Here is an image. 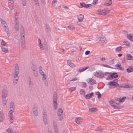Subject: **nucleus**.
<instances>
[{"label": "nucleus", "mask_w": 133, "mask_h": 133, "mask_svg": "<svg viewBox=\"0 0 133 133\" xmlns=\"http://www.w3.org/2000/svg\"><path fill=\"white\" fill-rule=\"evenodd\" d=\"M110 105L113 107L115 109H119L122 108L123 107L121 106H119L118 104L114 100H111L109 102Z\"/></svg>", "instance_id": "obj_1"}, {"label": "nucleus", "mask_w": 133, "mask_h": 133, "mask_svg": "<svg viewBox=\"0 0 133 133\" xmlns=\"http://www.w3.org/2000/svg\"><path fill=\"white\" fill-rule=\"evenodd\" d=\"M7 91L6 89L5 88L3 89L2 94V100L3 104L4 105H5L6 103V97L7 96Z\"/></svg>", "instance_id": "obj_2"}, {"label": "nucleus", "mask_w": 133, "mask_h": 133, "mask_svg": "<svg viewBox=\"0 0 133 133\" xmlns=\"http://www.w3.org/2000/svg\"><path fill=\"white\" fill-rule=\"evenodd\" d=\"M57 95L56 92L55 91L53 94V101L54 107L55 110L57 109Z\"/></svg>", "instance_id": "obj_3"}, {"label": "nucleus", "mask_w": 133, "mask_h": 133, "mask_svg": "<svg viewBox=\"0 0 133 133\" xmlns=\"http://www.w3.org/2000/svg\"><path fill=\"white\" fill-rule=\"evenodd\" d=\"M119 87L124 88H133V86L130 84H128L125 85H124L123 84H121L119 86Z\"/></svg>", "instance_id": "obj_4"}, {"label": "nucleus", "mask_w": 133, "mask_h": 133, "mask_svg": "<svg viewBox=\"0 0 133 133\" xmlns=\"http://www.w3.org/2000/svg\"><path fill=\"white\" fill-rule=\"evenodd\" d=\"M19 70L18 66L17 65L15 66L14 69V76H18Z\"/></svg>", "instance_id": "obj_5"}, {"label": "nucleus", "mask_w": 133, "mask_h": 133, "mask_svg": "<svg viewBox=\"0 0 133 133\" xmlns=\"http://www.w3.org/2000/svg\"><path fill=\"white\" fill-rule=\"evenodd\" d=\"M80 4L81 6L85 8H88L92 5L91 4H86L84 2L80 3Z\"/></svg>", "instance_id": "obj_6"}, {"label": "nucleus", "mask_w": 133, "mask_h": 133, "mask_svg": "<svg viewBox=\"0 0 133 133\" xmlns=\"http://www.w3.org/2000/svg\"><path fill=\"white\" fill-rule=\"evenodd\" d=\"M24 35L25 34H23L22 35H21V45L22 47L23 46V45H24V44L25 43V38Z\"/></svg>", "instance_id": "obj_7"}, {"label": "nucleus", "mask_w": 133, "mask_h": 133, "mask_svg": "<svg viewBox=\"0 0 133 133\" xmlns=\"http://www.w3.org/2000/svg\"><path fill=\"white\" fill-rule=\"evenodd\" d=\"M110 77L112 78V79L116 78L118 77V75L117 74V73L116 72H114L112 74L110 73Z\"/></svg>", "instance_id": "obj_8"}, {"label": "nucleus", "mask_w": 133, "mask_h": 133, "mask_svg": "<svg viewBox=\"0 0 133 133\" xmlns=\"http://www.w3.org/2000/svg\"><path fill=\"white\" fill-rule=\"evenodd\" d=\"M117 81V79H115V80L110 81L109 82L108 85L109 86H115L116 81Z\"/></svg>", "instance_id": "obj_9"}, {"label": "nucleus", "mask_w": 133, "mask_h": 133, "mask_svg": "<svg viewBox=\"0 0 133 133\" xmlns=\"http://www.w3.org/2000/svg\"><path fill=\"white\" fill-rule=\"evenodd\" d=\"M33 111L34 115L36 116L38 115L37 108V107H36V105L35 104L34 105Z\"/></svg>", "instance_id": "obj_10"}, {"label": "nucleus", "mask_w": 133, "mask_h": 133, "mask_svg": "<svg viewBox=\"0 0 133 133\" xmlns=\"http://www.w3.org/2000/svg\"><path fill=\"white\" fill-rule=\"evenodd\" d=\"M109 11L105 10H104V11H98V14L100 15H105L109 12Z\"/></svg>", "instance_id": "obj_11"}, {"label": "nucleus", "mask_w": 133, "mask_h": 133, "mask_svg": "<svg viewBox=\"0 0 133 133\" xmlns=\"http://www.w3.org/2000/svg\"><path fill=\"white\" fill-rule=\"evenodd\" d=\"M5 118V116L3 114V112L2 111H0V122H2Z\"/></svg>", "instance_id": "obj_12"}, {"label": "nucleus", "mask_w": 133, "mask_h": 133, "mask_svg": "<svg viewBox=\"0 0 133 133\" xmlns=\"http://www.w3.org/2000/svg\"><path fill=\"white\" fill-rule=\"evenodd\" d=\"M89 84L93 85L96 83V81L93 79L91 78L89 79V81L88 82Z\"/></svg>", "instance_id": "obj_13"}, {"label": "nucleus", "mask_w": 133, "mask_h": 133, "mask_svg": "<svg viewBox=\"0 0 133 133\" xmlns=\"http://www.w3.org/2000/svg\"><path fill=\"white\" fill-rule=\"evenodd\" d=\"M94 94L93 92H91L90 94H88L86 95H85L84 96L86 99H89L92 97Z\"/></svg>", "instance_id": "obj_14"}, {"label": "nucleus", "mask_w": 133, "mask_h": 133, "mask_svg": "<svg viewBox=\"0 0 133 133\" xmlns=\"http://www.w3.org/2000/svg\"><path fill=\"white\" fill-rule=\"evenodd\" d=\"M84 18V16L82 14H80L79 15L77 16V18L79 22H81L83 21Z\"/></svg>", "instance_id": "obj_15"}, {"label": "nucleus", "mask_w": 133, "mask_h": 133, "mask_svg": "<svg viewBox=\"0 0 133 133\" xmlns=\"http://www.w3.org/2000/svg\"><path fill=\"white\" fill-rule=\"evenodd\" d=\"M115 66L117 67V69H119L120 70H124V68L123 67H122L121 64L119 63L115 65Z\"/></svg>", "instance_id": "obj_16"}, {"label": "nucleus", "mask_w": 133, "mask_h": 133, "mask_svg": "<svg viewBox=\"0 0 133 133\" xmlns=\"http://www.w3.org/2000/svg\"><path fill=\"white\" fill-rule=\"evenodd\" d=\"M127 37L128 39L133 42V34H128Z\"/></svg>", "instance_id": "obj_17"}, {"label": "nucleus", "mask_w": 133, "mask_h": 133, "mask_svg": "<svg viewBox=\"0 0 133 133\" xmlns=\"http://www.w3.org/2000/svg\"><path fill=\"white\" fill-rule=\"evenodd\" d=\"M14 79L13 80V83L14 85L16 84L18 80L19 79V77L18 76H14Z\"/></svg>", "instance_id": "obj_18"}, {"label": "nucleus", "mask_w": 133, "mask_h": 133, "mask_svg": "<svg viewBox=\"0 0 133 133\" xmlns=\"http://www.w3.org/2000/svg\"><path fill=\"white\" fill-rule=\"evenodd\" d=\"M127 71L128 73H130L133 71V66L131 65L129 66L127 69Z\"/></svg>", "instance_id": "obj_19"}, {"label": "nucleus", "mask_w": 133, "mask_h": 133, "mask_svg": "<svg viewBox=\"0 0 133 133\" xmlns=\"http://www.w3.org/2000/svg\"><path fill=\"white\" fill-rule=\"evenodd\" d=\"M81 119V118L80 117H78L76 118L75 119V122L77 123L78 124H81L80 120Z\"/></svg>", "instance_id": "obj_20"}, {"label": "nucleus", "mask_w": 133, "mask_h": 133, "mask_svg": "<svg viewBox=\"0 0 133 133\" xmlns=\"http://www.w3.org/2000/svg\"><path fill=\"white\" fill-rule=\"evenodd\" d=\"M71 61H69L68 60H67V62L69 65L71 67H75V65L71 62Z\"/></svg>", "instance_id": "obj_21"}, {"label": "nucleus", "mask_w": 133, "mask_h": 133, "mask_svg": "<svg viewBox=\"0 0 133 133\" xmlns=\"http://www.w3.org/2000/svg\"><path fill=\"white\" fill-rule=\"evenodd\" d=\"M20 29L21 35H22L23 34H25L24 29L23 25L21 26Z\"/></svg>", "instance_id": "obj_22"}, {"label": "nucleus", "mask_w": 133, "mask_h": 133, "mask_svg": "<svg viewBox=\"0 0 133 133\" xmlns=\"http://www.w3.org/2000/svg\"><path fill=\"white\" fill-rule=\"evenodd\" d=\"M97 109L96 108H89V111L91 112H94L96 111L97 110Z\"/></svg>", "instance_id": "obj_23"}, {"label": "nucleus", "mask_w": 133, "mask_h": 133, "mask_svg": "<svg viewBox=\"0 0 133 133\" xmlns=\"http://www.w3.org/2000/svg\"><path fill=\"white\" fill-rule=\"evenodd\" d=\"M5 46H2L1 48L3 52H8V50L7 48L5 47Z\"/></svg>", "instance_id": "obj_24"}, {"label": "nucleus", "mask_w": 133, "mask_h": 133, "mask_svg": "<svg viewBox=\"0 0 133 133\" xmlns=\"http://www.w3.org/2000/svg\"><path fill=\"white\" fill-rule=\"evenodd\" d=\"M127 60H133L132 57L131 55L130 54H128L127 55Z\"/></svg>", "instance_id": "obj_25"}, {"label": "nucleus", "mask_w": 133, "mask_h": 133, "mask_svg": "<svg viewBox=\"0 0 133 133\" xmlns=\"http://www.w3.org/2000/svg\"><path fill=\"white\" fill-rule=\"evenodd\" d=\"M89 67V66H87L85 68H82L81 69H79L78 71L79 72H82L87 70V69Z\"/></svg>", "instance_id": "obj_26"}, {"label": "nucleus", "mask_w": 133, "mask_h": 133, "mask_svg": "<svg viewBox=\"0 0 133 133\" xmlns=\"http://www.w3.org/2000/svg\"><path fill=\"white\" fill-rule=\"evenodd\" d=\"M1 23L3 26H4L5 28H6L7 24L5 20L2 19Z\"/></svg>", "instance_id": "obj_27"}, {"label": "nucleus", "mask_w": 133, "mask_h": 133, "mask_svg": "<svg viewBox=\"0 0 133 133\" xmlns=\"http://www.w3.org/2000/svg\"><path fill=\"white\" fill-rule=\"evenodd\" d=\"M63 110L61 108H59L57 111L58 115H63Z\"/></svg>", "instance_id": "obj_28"}, {"label": "nucleus", "mask_w": 133, "mask_h": 133, "mask_svg": "<svg viewBox=\"0 0 133 133\" xmlns=\"http://www.w3.org/2000/svg\"><path fill=\"white\" fill-rule=\"evenodd\" d=\"M14 112V110H13V109L12 110L11 109L9 112V117H13V113Z\"/></svg>", "instance_id": "obj_29"}, {"label": "nucleus", "mask_w": 133, "mask_h": 133, "mask_svg": "<svg viewBox=\"0 0 133 133\" xmlns=\"http://www.w3.org/2000/svg\"><path fill=\"white\" fill-rule=\"evenodd\" d=\"M104 73L102 72H99V75H98V77L99 78H102L104 76Z\"/></svg>", "instance_id": "obj_30"}, {"label": "nucleus", "mask_w": 133, "mask_h": 133, "mask_svg": "<svg viewBox=\"0 0 133 133\" xmlns=\"http://www.w3.org/2000/svg\"><path fill=\"white\" fill-rule=\"evenodd\" d=\"M112 4V0H109L108 2L105 3L104 5H105L108 6H109Z\"/></svg>", "instance_id": "obj_31"}, {"label": "nucleus", "mask_w": 133, "mask_h": 133, "mask_svg": "<svg viewBox=\"0 0 133 133\" xmlns=\"http://www.w3.org/2000/svg\"><path fill=\"white\" fill-rule=\"evenodd\" d=\"M79 92L81 94L83 95H85V91L84 89H81V90Z\"/></svg>", "instance_id": "obj_32"}, {"label": "nucleus", "mask_w": 133, "mask_h": 133, "mask_svg": "<svg viewBox=\"0 0 133 133\" xmlns=\"http://www.w3.org/2000/svg\"><path fill=\"white\" fill-rule=\"evenodd\" d=\"M126 97L124 96L121 99H120L119 100V102L120 103H122L125 100L126 98Z\"/></svg>", "instance_id": "obj_33"}, {"label": "nucleus", "mask_w": 133, "mask_h": 133, "mask_svg": "<svg viewBox=\"0 0 133 133\" xmlns=\"http://www.w3.org/2000/svg\"><path fill=\"white\" fill-rule=\"evenodd\" d=\"M95 94L96 95H98V98L99 99L101 98V95L99 91H98L97 92H95Z\"/></svg>", "instance_id": "obj_34"}, {"label": "nucleus", "mask_w": 133, "mask_h": 133, "mask_svg": "<svg viewBox=\"0 0 133 133\" xmlns=\"http://www.w3.org/2000/svg\"><path fill=\"white\" fill-rule=\"evenodd\" d=\"M122 48V47L121 46L118 47L116 49V51L118 52L121 51Z\"/></svg>", "instance_id": "obj_35"}, {"label": "nucleus", "mask_w": 133, "mask_h": 133, "mask_svg": "<svg viewBox=\"0 0 133 133\" xmlns=\"http://www.w3.org/2000/svg\"><path fill=\"white\" fill-rule=\"evenodd\" d=\"M31 68L32 70H33V71L37 69V68L36 66V65L33 64L32 66H31Z\"/></svg>", "instance_id": "obj_36"}, {"label": "nucleus", "mask_w": 133, "mask_h": 133, "mask_svg": "<svg viewBox=\"0 0 133 133\" xmlns=\"http://www.w3.org/2000/svg\"><path fill=\"white\" fill-rule=\"evenodd\" d=\"M123 43H124V45H125L128 46H129L130 45V44L128 41H124L123 42Z\"/></svg>", "instance_id": "obj_37"}, {"label": "nucleus", "mask_w": 133, "mask_h": 133, "mask_svg": "<svg viewBox=\"0 0 133 133\" xmlns=\"http://www.w3.org/2000/svg\"><path fill=\"white\" fill-rule=\"evenodd\" d=\"M1 44L2 46H7V44L6 42H5L4 41L2 40L1 42Z\"/></svg>", "instance_id": "obj_38"}, {"label": "nucleus", "mask_w": 133, "mask_h": 133, "mask_svg": "<svg viewBox=\"0 0 133 133\" xmlns=\"http://www.w3.org/2000/svg\"><path fill=\"white\" fill-rule=\"evenodd\" d=\"M102 65L104 67H108V68H112V69H116L115 68H112V67H111V66H109V65H107L106 64H102Z\"/></svg>", "instance_id": "obj_39"}, {"label": "nucleus", "mask_w": 133, "mask_h": 133, "mask_svg": "<svg viewBox=\"0 0 133 133\" xmlns=\"http://www.w3.org/2000/svg\"><path fill=\"white\" fill-rule=\"evenodd\" d=\"M75 90L76 88L75 87H72L69 88V91L71 92Z\"/></svg>", "instance_id": "obj_40"}, {"label": "nucleus", "mask_w": 133, "mask_h": 133, "mask_svg": "<svg viewBox=\"0 0 133 133\" xmlns=\"http://www.w3.org/2000/svg\"><path fill=\"white\" fill-rule=\"evenodd\" d=\"M13 107H15L14 103L13 102H11L10 104V108H12Z\"/></svg>", "instance_id": "obj_41"}, {"label": "nucleus", "mask_w": 133, "mask_h": 133, "mask_svg": "<svg viewBox=\"0 0 133 133\" xmlns=\"http://www.w3.org/2000/svg\"><path fill=\"white\" fill-rule=\"evenodd\" d=\"M62 115H58V117L60 121H62L63 119V116H62Z\"/></svg>", "instance_id": "obj_42"}, {"label": "nucleus", "mask_w": 133, "mask_h": 133, "mask_svg": "<svg viewBox=\"0 0 133 133\" xmlns=\"http://www.w3.org/2000/svg\"><path fill=\"white\" fill-rule=\"evenodd\" d=\"M97 130L100 132H102L104 131V129L101 127H98L97 128Z\"/></svg>", "instance_id": "obj_43"}, {"label": "nucleus", "mask_w": 133, "mask_h": 133, "mask_svg": "<svg viewBox=\"0 0 133 133\" xmlns=\"http://www.w3.org/2000/svg\"><path fill=\"white\" fill-rule=\"evenodd\" d=\"M45 112H44L43 113V119H47V115L46 114H45Z\"/></svg>", "instance_id": "obj_44"}, {"label": "nucleus", "mask_w": 133, "mask_h": 133, "mask_svg": "<svg viewBox=\"0 0 133 133\" xmlns=\"http://www.w3.org/2000/svg\"><path fill=\"white\" fill-rule=\"evenodd\" d=\"M7 131L8 133H12V129L10 128L7 129Z\"/></svg>", "instance_id": "obj_45"}, {"label": "nucleus", "mask_w": 133, "mask_h": 133, "mask_svg": "<svg viewBox=\"0 0 133 133\" xmlns=\"http://www.w3.org/2000/svg\"><path fill=\"white\" fill-rule=\"evenodd\" d=\"M34 72V73L35 76L37 77L38 76V71L37 70L33 71Z\"/></svg>", "instance_id": "obj_46"}, {"label": "nucleus", "mask_w": 133, "mask_h": 133, "mask_svg": "<svg viewBox=\"0 0 133 133\" xmlns=\"http://www.w3.org/2000/svg\"><path fill=\"white\" fill-rule=\"evenodd\" d=\"M41 74L43 76L42 77L43 80H45V79L46 78V76L44 74Z\"/></svg>", "instance_id": "obj_47"}, {"label": "nucleus", "mask_w": 133, "mask_h": 133, "mask_svg": "<svg viewBox=\"0 0 133 133\" xmlns=\"http://www.w3.org/2000/svg\"><path fill=\"white\" fill-rule=\"evenodd\" d=\"M22 4L23 6H25L26 4V0H22Z\"/></svg>", "instance_id": "obj_48"}, {"label": "nucleus", "mask_w": 133, "mask_h": 133, "mask_svg": "<svg viewBox=\"0 0 133 133\" xmlns=\"http://www.w3.org/2000/svg\"><path fill=\"white\" fill-rule=\"evenodd\" d=\"M35 3L36 4V5L39 6V3L38 0H33Z\"/></svg>", "instance_id": "obj_49"}, {"label": "nucleus", "mask_w": 133, "mask_h": 133, "mask_svg": "<svg viewBox=\"0 0 133 133\" xmlns=\"http://www.w3.org/2000/svg\"><path fill=\"white\" fill-rule=\"evenodd\" d=\"M68 27L70 30H73L75 29V28L73 25L69 26H68Z\"/></svg>", "instance_id": "obj_50"}, {"label": "nucleus", "mask_w": 133, "mask_h": 133, "mask_svg": "<svg viewBox=\"0 0 133 133\" xmlns=\"http://www.w3.org/2000/svg\"><path fill=\"white\" fill-rule=\"evenodd\" d=\"M29 87L32 88V85H33V83L32 82H29Z\"/></svg>", "instance_id": "obj_51"}, {"label": "nucleus", "mask_w": 133, "mask_h": 133, "mask_svg": "<svg viewBox=\"0 0 133 133\" xmlns=\"http://www.w3.org/2000/svg\"><path fill=\"white\" fill-rule=\"evenodd\" d=\"M99 75V72H96L94 73V75L97 77H98V75Z\"/></svg>", "instance_id": "obj_52"}, {"label": "nucleus", "mask_w": 133, "mask_h": 133, "mask_svg": "<svg viewBox=\"0 0 133 133\" xmlns=\"http://www.w3.org/2000/svg\"><path fill=\"white\" fill-rule=\"evenodd\" d=\"M5 31L7 33L8 36H10V34H9L8 33V32L9 31V29L8 28H7V27H6V28H5Z\"/></svg>", "instance_id": "obj_53"}, {"label": "nucleus", "mask_w": 133, "mask_h": 133, "mask_svg": "<svg viewBox=\"0 0 133 133\" xmlns=\"http://www.w3.org/2000/svg\"><path fill=\"white\" fill-rule=\"evenodd\" d=\"M15 25H19V23H18V19H15Z\"/></svg>", "instance_id": "obj_54"}, {"label": "nucleus", "mask_w": 133, "mask_h": 133, "mask_svg": "<svg viewBox=\"0 0 133 133\" xmlns=\"http://www.w3.org/2000/svg\"><path fill=\"white\" fill-rule=\"evenodd\" d=\"M39 72L41 74L43 73V71L42 70V68L41 66H40L39 67Z\"/></svg>", "instance_id": "obj_55"}, {"label": "nucleus", "mask_w": 133, "mask_h": 133, "mask_svg": "<svg viewBox=\"0 0 133 133\" xmlns=\"http://www.w3.org/2000/svg\"><path fill=\"white\" fill-rule=\"evenodd\" d=\"M39 46L40 48V49L41 50H43L44 49V48H43V44L41 43H39Z\"/></svg>", "instance_id": "obj_56"}, {"label": "nucleus", "mask_w": 133, "mask_h": 133, "mask_svg": "<svg viewBox=\"0 0 133 133\" xmlns=\"http://www.w3.org/2000/svg\"><path fill=\"white\" fill-rule=\"evenodd\" d=\"M112 77H110V75L108 76L106 78V80H111L113 79H112Z\"/></svg>", "instance_id": "obj_57"}, {"label": "nucleus", "mask_w": 133, "mask_h": 133, "mask_svg": "<svg viewBox=\"0 0 133 133\" xmlns=\"http://www.w3.org/2000/svg\"><path fill=\"white\" fill-rule=\"evenodd\" d=\"M10 121L11 122V123H13V119L14 118V117H10Z\"/></svg>", "instance_id": "obj_58"}, {"label": "nucleus", "mask_w": 133, "mask_h": 133, "mask_svg": "<svg viewBox=\"0 0 133 133\" xmlns=\"http://www.w3.org/2000/svg\"><path fill=\"white\" fill-rule=\"evenodd\" d=\"M19 25H15V28L16 31H17L19 29Z\"/></svg>", "instance_id": "obj_59"}, {"label": "nucleus", "mask_w": 133, "mask_h": 133, "mask_svg": "<svg viewBox=\"0 0 133 133\" xmlns=\"http://www.w3.org/2000/svg\"><path fill=\"white\" fill-rule=\"evenodd\" d=\"M44 122L45 124H47V119H43Z\"/></svg>", "instance_id": "obj_60"}, {"label": "nucleus", "mask_w": 133, "mask_h": 133, "mask_svg": "<svg viewBox=\"0 0 133 133\" xmlns=\"http://www.w3.org/2000/svg\"><path fill=\"white\" fill-rule=\"evenodd\" d=\"M45 27L46 28V29H48V31L49 30H50V28L49 26L46 25H45Z\"/></svg>", "instance_id": "obj_61"}, {"label": "nucleus", "mask_w": 133, "mask_h": 133, "mask_svg": "<svg viewBox=\"0 0 133 133\" xmlns=\"http://www.w3.org/2000/svg\"><path fill=\"white\" fill-rule=\"evenodd\" d=\"M98 0H94L93 1V4L94 5L96 4L97 3Z\"/></svg>", "instance_id": "obj_62"}, {"label": "nucleus", "mask_w": 133, "mask_h": 133, "mask_svg": "<svg viewBox=\"0 0 133 133\" xmlns=\"http://www.w3.org/2000/svg\"><path fill=\"white\" fill-rule=\"evenodd\" d=\"M97 41H99L102 42V40H101V38L100 37L97 38L96 39Z\"/></svg>", "instance_id": "obj_63"}, {"label": "nucleus", "mask_w": 133, "mask_h": 133, "mask_svg": "<svg viewBox=\"0 0 133 133\" xmlns=\"http://www.w3.org/2000/svg\"><path fill=\"white\" fill-rule=\"evenodd\" d=\"M90 53V51H88V50H87L85 51V54L86 55H88Z\"/></svg>", "instance_id": "obj_64"}]
</instances>
